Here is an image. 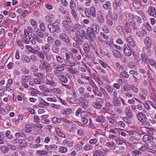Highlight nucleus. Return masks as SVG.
Segmentation results:
<instances>
[{
	"label": "nucleus",
	"mask_w": 156,
	"mask_h": 156,
	"mask_svg": "<svg viewBox=\"0 0 156 156\" xmlns=\"http://www.w3.org/2000/svg\"><path fill=\"white\" fill-rule=\"evenodd\" d=\"M47 27L49 31L51 33H59L61 31L60 24L57 19L53 23L48 24Z\"/></svg>",
	"instance_id": "1"
},
{
	"label": "nucleus",
	"mask_w": 156,
	"mask_h": 156,
	"mask_svg": "<svg viewBox=\"0 0 156 156\" xmlns=\"http://www.w3.org/2000/svg\"><path fill=\"white\" fill-rule=\"evenodd\" d=\"M143 53L141 54V59L142 63L146 64L147 61L149 60L148 56H151L152 54L151 50L147 49L146 48H143L142 49Z\"/></svg>",
	"instance_id": "2"
},
{
	"label": "nucleus",
	"mask_w": 156,
	"mask_h": 156,
	"mask_svg": "<svg viewBox=\"0 0 156 156\" xmlns=\"http://www.w3.org/2000/svg\"><path fill=\"white\" fill-rule=\"evenodd\" d=\"M85 14L88 18H91V16L93 17H96V9L94 6H92L89 10L85 12Z\"/></svg>",
	"instance_id": "3"
},
{
	"label": "nucleus",
	"mask_w": 156,
	"mask_h": 156,
	"mask_svg": "<svg viewBox=\"0 0 156 156\" xmlns=\"http://www.w3.org/2000/svg\"><path fill=\"white\" fill-rule=\"evenodd\" d=\"M58 37L60 40L65 42L68 46L71 45L72 44L68 37L64 33H61L58 35Z\"/></svg>",
	"instance_id": "4"
},
{
	"label": "nucleus",
	"mask_w": 156,
	"mask_h": 156,
	"mask_svg": "<svg viewBox=\"0 0 156 156\" xmlns=\"http://www.w3.org/2000/svg\"><path fill=\"white\" fill-rule=\"evenodd\" d=\"M91 27L87 29V35L89 38V40L91 42L94 41L96 39V34L91 30Z\"/></svg>",
	"instance_id": "5"
},
{
	"label": "nucleus",
	"mask_w": 156,
	"mask_h": 156,
	"mask_svg": "<svg viewBox=\"0 0 156 156\" xmlns=\"http://www.w3.org/2000/svg\"><path fill=\"white\" fill-rule=\"evenodd\" d=\"M46 77V83L48 85H50L52 87L55 86L56 85V83L55 82L51 74L47 75Z\"/></svg>",
	"instance_id": "6"
},
{
	"label": "nucleus",
	"mask_w": 156,
	"mask_h": 156,
	"mask_svg": "<svg viewBox=\"0 0 156 156\" xmlns=\"http://www.w3.org/2000/svg\"><path fill=\"white\" fill-rule=\"evenodd\" d=\"M78 90L80 93L85 98H94V95H92L90 96V94L89 93H88L87 92L84 93L85 91V89L83 87H80L79 89Z\"/></svg>",
	"instance_id": "7"
},
{
	"label": "nucleus",
	"mask_w": 156,
	"mask_h": 156,
	"mask_svg": "<svg viewBox=\"0 0 156 156\" xmlns=\"http://www.w3.org/2000/svg\"><path fill=\"white\" fill-rule=\"evenodd\" d=\"M136 117L138 120L144 124V122L147 120L146 116L142 112H139L136 115Z\"/></svg>",
	"instance_id": "8"
},
{
	"label": "nucleus",
	"mask_w": 156,
	"mask_h": 156,
	"mask_svg": "<svg viewBox=\"0 0 156 156\" xmlns=\"http://www.w3.org/2000/svg\"><path fill=\"white\" fill-rule=\"evenodd\" d=\"M143 140L144 142L147 144V145H149V144H150L154 141L153 136L147 135H145L144 136Z\"/></svg>",
	"instance_id": "9"
},
{
	"label": "nucleus",
	"mask_w": 156,
	"mask_h": 156,
	"mask_svg": "<svg viewBox=\"0 0 156 156\" xmlns=\"http://www.w3.org/2000/svg\"><path fill=\"white\" fill-rule=\"evenodd\" d=\"M147 12L149 16L156 17V11L154 6H150L148 8Z\"/></svg>",
	"instance_id": "10"
},
{
	"label": "nucleus",
	"mask_w": 156,
	"mask_h": 156,
	"mask_svg": "<svg viewBox=\"0 0 156 156\" xmlns=\"http://www.w3.org/2000/svg\"><path fill=\"white\" fill-rule=\"evenodd\" d=\"M123 51L125 55L128 56H130L132 54V51L128 44H125L123 46Z\"/></svg>",
	"instance_id": "11"
},
{
	"label": "nucleus",
	"mask_w": 156,
	"mask_h": 156,
	"mask_svg": "<svg viewBox=\"0 0 156 156\" xmlns=\"http://www.w3.org/2000/svg\"><path fill=\"white\" fill-rule=\"evenodd\" d=\"M107 151L104 149L97 150L93 154V156H105Z\"/></svg>",
	"instance_id": "12"
},
{
	"label": "nucleus",
	"mask_w": 156,
	"mask_h": 156,
	"mask_svg": "<svg viewBox=\"0 0 156 156\" xmlns=\"http://www.w3.org/2000/svg\"><path fill=\"white\" fill-rule=\"evenodd\" d=\"M76 42L78 44L80 45H82L84 41L83 37L82 35L78 34V33L76 34Z\"/></svg>",
	"instance_id": "13"
},
{
	"label": "nucleus",
	"mask_w": 156,
	"mask_h": 156,
	"mask_svg": "<svg viewBox=\"0 0 156 156\" xmlns=\"http://www.w3.org/2000/svg\"><path fill=\"white\" fill-rule=\"evenodd\" d=\"M91 30L94 31V32L97 34L100 32V28L98 25L96 23H94L92 25V28H91Z\"/></svg>",
	"instance_id": "14"
},
{
	"label": "nucleus",
	"mask_w": 156,
	"mask_h": 156,
	"mask_svg": "<svg viewBox=\"0 0 156 156\" xmlns=\"http://www.w3.org/2000/svg\"><path fill=\"white\" fill-rule=\"evenodd\" d=\"M97 19L98 22L101 23H103L105 22V19L103 14L100 11L98 12Z\"/></svg>",
	"instance_id": "15"
},
{
	"label": "nucleus",
	"mask_w": 156,
	"mask_h": 156,
	"mask_svg": "<svg viewBox=\"0 0 156 156\" xmlns=\"http://www.w3.org/2000/svg\"><path fill=\"white\" fill-rule=\"evenodd\" d=\"M123 0H116L115 3H113V9L114 10H117L118 9V8L120 7L122 5Z\"/></svg>",
	"instance_id": "16"
},
{
	"label": "nucleus",
	"mask_w": 156,
	"mask_h": 156,
	"mask_svg": "<svg viewBox=\"0 0 156 156\" xmlns=\"http://www.w3.org/2000/svg\"><path fill=\"white\" fill-rule=\"evenodd\" d=\"M144 42L146 46L144 48H146L147 49H149L151 47L152 41L151 38L149 37H147L144 40Z\"/></svg>",
	"instance_id": "17"
},
{
	"label": "nucleus",
	"mask_w": 156,
	"mask_h": 156,
	"mask_svg": "<svg viewBox=\"0 0 156 156\" xmlns=\"http://www.w3.org/2000/svg\"><path fill=\"white\" fill-rule=\"evenodd\" d=\"M125 113L126 116L129 119H132L133 116V112L129 107L126 108Z\"/></svg>",
	"instance_id": "18"
},
{
	"label": "nucleus",
	"mask_w": 156,
	"mask_h": 156,
	"mask_svg": "<svg viewBox=\"0 0 156 156\" xmlns=\"http://www.w3.org/2000/svg\"><path fill=\"white\" fill-rule=\"evenodd\" d=\"M103 8L105 10H108V13L109 14L110 13V11L112 9L111 2L108 1H106L105 2V3L103 4Z\"/></svg>",
	"instance_id": "19"
},
{
	"label": "nucleus",
	"mask_w": 156,
	"mask_h": 156,
	"mask_svg": "<svg viewBox=\"0 0 156 156\" xmlns=\"http://www.w3.org/2000/svg\"><path fill=\"white\" fill-rule=\"evenodd\" d=\"M113 106L116 107H120L121 103L119 98H113Z\"/></svg>",
	"instance_id": "20"
},
{
	"label": "nucleus",
	"mask_w": 156,
	"mask_h": 156,
	"mask_svg": "<svg viewBox=\"0 0 156 156\" xmlns=\"http://www.w3.org/2000/svg\"><path fill=\"white\" fill-rule=\"evenodd\" d=\"M45 20L49 24L53 23L55 22V19L53 17L49 16H46L45 17Z\"/></svg>",
	"instance_id": "21"
},
{
	"label": "nucleus",
	"mask_w": 156,
	"mask_h": 156,
	"mask_svg": "<svg viewBox=\"0 0 156 156\" xmlns=\"http://www.w3.org/2000/svg\"><path fill=\"white\" fill-rule=\"evenodd\" d=\"M50 45L49 44H46L44 46H43L42 49L45 54L48 53L50 50Z\"/></svg>",
	"instance_id": "22"
},
{
	"label": "nucleus",
	"mask_w": 156,
	"mask_h": 156,
	"mask_svg": "<svg viewBox=\"0 0 156 156\" xmlns=\"http://www.w3.org/2000/svg\"><path fill=\"white\" fill-rule=\"evenodd\" d=\"M63 59L64 62L65 63L67 64L70 62V57L69 54L68 53L66 52L65 53V55H64Z\"/></svg>",
	"instance_id": "23"
},
{
	"label": "nucleus",
	"mask_w": 156,
	"mask_h": 156,
	"mask_svg": "<svg viewBox=\"0 0 156 156\" xmlns=\"http://www.w3.org/2000/svg\"><path fill=\"white\" fill-rule=\"evenodd\" d=\"M88 116L87 115H83L82 114L81 115V122L83 123L84 124H87L88 122Z\"/></svg>",
	"instance_id": "24"
},
{
	"label": "nucleus",
	"mask_w": 156,
	"mask_h": 156,
	"mask_svg": "<svg viewBox=\"0 0 156 156\" xmlns=\"http://www.w3.org/2000/svg\"><path fill=\"white\" fill-rule=\"evenodd\" d=\"M115 66L116 70L119 72H121L124 70L123 67L118 62H116Z\"/></svg>",
	"instance_id": "25"
},
{
	"label": "nucleus",
	"mask_w": 156,
	"mask_h": 156,
	"mask_svg": "<svg viewBox=\"0 0 156 156\" xmlns=\"http://www.w3.org/2000/svg\"><path fill=\"white\" fill-rule=\"evenodd\" d=\"M19 144L22 147H26L28 145L26 141L23 139H20L18 141Z\"/></svg>",
	"instance_id": "26"
},
{
	"label": "nucleus",
	"mask_w": 156,
	"mask_h": 156,
	"mask_svg": "<svg viewBox=\"0 0 156 156\" xmlns=\"http://www.w3.org/2000/svg\"><path fill=\"white\" fill-rule=\"evenodd\" d=\"M58 78L61 82L64 83H66L68 82L67 78L64 75H59L58 76Z\"/></svg>",
	"instance_id": "27"
},
{
	"label": "nucleus",
	"mask_w": 156,
	"mask_h": 156,
	"mask_svg": "<svg viewBox=\"0 0 156 156\" xmlns=\"http://www.w3.org/2000/svg\"><path fill=\"white\" fill-rule=\"evenodd\" d=\"M112 54L114 55L116 58H120L121 56V53L120 51L117 50H114L112 52Z\"/></svg>",
	"instance_id": "28"
},
{
	"label": "nucleus",
	"mask_w": 156,
	"mask_h": 156,
	"mask_svg": "<svg viewBox=\"0 0 156 156\" xmlns=\"http://www.w3.org/2000/svg\"><path fill=\"white\" fill-rule=\"evenodd\" d=\"M147 34V32L144 30H142L136 33V35L139 37H142L146 35Z\"/></svg>",
	"instance_id": "29"
},
{
	"label": "nucleus",
	"mask_w": 156,
	"mask_h": 156,
	"mask_svg": "<svg viewBox=\"0 0 156 156\" xmlns=\"http://www.w3.org/2000/svg\"><path fill=\"white\" fill-rule=\"evenodd\" d=\"M52 51L54 53L58 54L59 52V48L54 44L52 45L51 48Z\"/></svg>",
	"instance_id": "30"
},
{
	"label": "nucleus",
	"mask_w": 156,
	"mask_h": 156,
	"mask_svg": "<svg viewBox=\"0 0 156 156\" xmlns=\"http://www.w3.org/2000/svg\"><path fill=\"white\" fill-rule=\"evenodd\" d=\"M121 77H123L125 78H128L129 77V75L127 73L124 69L122 71L120 72Z\"/></svg>",
	"instance_id": "31"
},
{
	"label": "nucleus",
	"mask_w": 156,
	"mask_h": 156,
	"mask_svg": "<svg viewBox=\"0 0 156 156\" xmlns=\"http://www.w3.org/2000/svg\"><path fill=\"white\" fill-rule=\"evenodd\" d=\"M52 122L55 124H58L62 121L61 119H59L56 117H54L51 119Z\"/></svg>",
	"instance_id": "32"
},
{
	"label": "nucleus",
	"mask_w": 156,
	"mask_h": 156,
	"mask_svg": "<svg viewBox=\"0 0 156 156\" xmlns=\"http://www.w3.org/2000/svg\"><path fill=\"white\" fill-rule=\"evenodd\" d=\"M0 150L3 153H5L9 151V149L7 146H0Z\"/></svg>",
	"instance_id": "33"
},
{
	"label": "nucleus",
	"mask_w": 156,
	"mask_h": 156,
	"mask_svg": "<svg viewBox=\"0 0 156 156\" xmlns=\"http://www.w3.org/2000/svg\"><path fill=\"white\" fill-rule=\"evenodd\" d=\"M21 59L26 63L29 62L30 61V58L27 56L25 55H23L21 56Z\"/></svg>",
	"instance_id": "34"
},
{
	"label": "nucleus",
	"mask_w": 156,
	"mask_h": 156,
	"mask_svg": "<svg viewBox=\"0 0 156 156\" xmlns=\"http://www.w3.org/2000/svg\"><path fill=\"white\" fill-rule=\"evenodd\" d=\"M47 41L48 43V44H49L50 45L53 44L55 41L53 38L50 36L48 37Z\"/></svg>",
	"instance_id": "35"
},
{
	"label": "nucleus",
	"mask_w": 156,
	"mask_h": 156,
	"mask_svg": "<svg viewBox=\"0 0 156 156\" xmlns=\"http://www.w3.org/2000/svg\"><path fill=\"white\" fill-rule=\"evenodd\" d=\"M132 3L134 8L135 9H138L140 8V5L138 2L136 1H133Z\"/></svg>",
	"instance_id": "36"
},
{
	"label": "nucleus",
	"mask_w": 156,
	"mask_h": 156,
	"mask_svg": "<svg viewBox=\"0 0 156 156\" xmlns=\"http://www.w3.org/2000/svg\"><path fill=\"white\" fill-rule=\"evenodd\" d=\"M31 77L28 76H22L21 80L25 82H28L30 79Z\"/></svg>",
	"instance_id": "37"
},
{
	"label": "nucleus",
	"mask_w": 156,
	"mask_h": 156,
	"mask_svg": "<svg viewBox=\"0 0 156 156\" xmlns=\"http://www.w3.org/2000/svg\"><path fill=\"white\" fill-rule=\"evenodd\" d=\"M53 67L54 69H57L58 70V71H60V72L64 70L63 67H62L60 65H55L53 66Z\"/></svg>",
	"instance_id": "38"
},
{
	"label": "nucleus",
	"mask_w": 156,
	"mask_h": 156,
	"mask_svg": "<svg viewBox=\"0 0 156 156\" xmlns=\"http://www.w3.org/2000/svg\"><path fill=\"white\" fill-rule=\"evenodd\" d=\"M92 90L95 95L98 96L100 97H102V94L101 91L99 90L98 89L96 90Z\"/></svg>",
	"instance_id": "39"
},
{
	"label": "nucleus",
	"mask_w": 156,
	"mask_h": 156,
	"mask_svg": "<svg viewBox=\"0 0 156 156\" xmlns=\"http://www.w3.org/2000/svg\"><path fill=\"white\" fill-rule=\"evenodd\" d=\"M83 50L87 54H88L90 52V49L89 45L87 44H85L83 45Z\"/></svg>",
	"instance_id": "40"
},
{
	"label": "nucleus",
	"mask_w": 156,
	"mask_h": 156,
	"mask_svg": "<svg viewBox=\"0 0 156 156\" xmlns=\"http://www.w3.org/2000/svg\"><path fill=\"white\" fill-rule=\"evenodd\" d=\"M149 64L152 67H154L156 66V61L153 59H151L149 60Z\"/></svg>",
	"instance_id": "41"
},
{
	"label": "nucleus",
	"mask_w": 156,
	"mask_h": 156,
	"mask_svg": "<svg viewBox=\"0 0 156 156\" xmlns=\"http://www.w3.org/2000/svg\"><path fill=\"white\" fill-rule=\"evenodd\" d=\"M130 74L133 75V77L135 79H137L136 76H137L138 74V73L137 71H134L133 70H131L129 71Z\"/></svg>",
	"instance_id": "42"
},
{
	"label": "nucleus",
	"mask_w": 156,
	"mask_h": 156,
	"mask_svg": "<svg viewBox=\"0 0 156 156\" xmlns=\"http://www.w3.org/2000/svg\"><path fill=\"white\" fill-rule=\"evenodd\" d=\"M37 154H39L40 155H46L48 154V152L47 151L42 150H39L37 151L36 152Z\"/></svg>",
	"instance_id": "43"
},
{
	"label": "nucleus",
	"mask_w": 156,
	"mask_h": 156,
	"mask_svg": "<svg viewBox=\"0 0 156 156\" xmlns=\"http://www.w3.org/2000/svg\"><path fill=\"white\" fill-rule=\"evenodd\" d=\"M76 4L75 1L71 0L69 2V7L71 9H72L74 8H75L76 7Z\"/></svg>",
	"instance_id": "44"
},
{
	"label": "nucleus",
	"mask_w": 156,
	"mask_h": 156,
	"mask_svg": "<svg viewBox=\"0 0 156 156\" xmlns=\"http://www.w3.org/2000/svg\"><path fill=\"white\" fill-rule=\"evenodd\" d=\"M133 156H139L141 154V152L138 150H134L132 152Z\"/></svg>",
	"instance_id": "45"
},
{
	"label": "nucleus",
	"mask_w": 156,
	"mask_h": 156,
	"mask_svg": "<svg viewBox=\"0 0 156 156\" xmlns=\"http://www.w3.org/2000/svg\"><path fill=\"white\" fill-rule=\"evenodd\" d=\"M17 45L21 47L22 49L24 48V46L23 45V40L20 39H19L17 41Z\"/></svg>",
	"instance_id": "46"
},
{
	"label": "nucleus",
	"mask_w": 156,
	"mask_h": 156,
	"mask_svg": "<svg viewBox=\"0 0 156 156\" xmlns=\"http://www.w3.org/2000/svg\"><path fill=\"white\" fill-rule=\"evenodd\" d=\"M81 78L82 79H84L87 80H88L89 81H90L91 80V78L89 76H87L84 73H82V74L81 76Z\"/></svg>",
	"instance_id": "47"
},
{
	"label": "nucleus",
	"mask_w": 156,
	"mask_h": 156,
	"mask_svg": "<svg viewBox=\"0 0 156 156\" xmlns=\"http://www.w3.org/2000/svg\"><path fill=\"white\" fill-rule=\"evenodd\" d=\"M93 107L97 109H100L101 108L102 105L98 102H94L93 104Z\"/></svg>",
	"instance_id": "48"
},
{
	"label": "nucleus",
	"mask_w": 156,
	"mask_h": 156,
	"mask_svg": "<svg viewBox=\"0 0 156 156\" xmlns=\"http://www.w3.org/2000/svg\"><path fill=\"white\" fill-rule=\"evenodd\" d=\"M10 132L9 130H7L5 133V135L6 137L8 139H11L12 138V136L10 134Z\"/></svg>",
	"instance_id": "49"
},
{
	"label": "nucleus",
	"mask_w": 156,
	"mask_h": 156,
	"mask_svg": "<svg viewBox=\"0 0 156 156\" xmlns=\"http://www.w3.org/2000/svg\"><path fill=\"white\" fill-rule=\"evenodd\" d=\"M30 23L31 25L34 28H36L37 27V22L34 20L31 19L30 20Z\"/></svg>",
	"instance_id": "50"
},
{
	"label": "nucleus",
	"mask_w": 156,
	"mask_h": 156,
	"mask_svg": "<svg viewBox=\"0 0 156 156\" xmlns=\"http://www.w3.org/2000/svg\"><path fill=\"white\" fill-rule=\"evenodd\" d=\"M67 151V148L65 147L60 146L59 148V151L60 153H64L66 152Z\"/></svg>",
	"instance_id": "51"
},
{
	"label": "nucleus",
	"mask_w": 156,
	"mask_h": 156,
	"mask_svg": "<svg viewBox=\"0 0 156 156\" xmlns=\"http://www.w3.org/2000/svg\"><path fill=\"white\" fill-rule=\"evenodd\" d=\"M105 88L110 93H112L113 91V88L109 85L106 84L105 86Z\"/></svg>",
	"instance_id": "52"
},
{
	"label": "nucleus",
	"mask_w": 156,
	"mask_h": 156,
	"mask_svg": "<svg viewBox=\"0 0 156 156\" xmlns=\"http://www.w3.org/2000/svg\"><path fill=\"white\" fill-rule=\"evenodd\" d=\"M39 27L41 31L43 32H44L45 31V27L44 23H41L39 25Z\"/></svg>",
	"instance_id": "53"
},
{
	"label": "nucleus",
	"mask_w": 156,
	"mask_h": 156,
	"mask_svg": "<svg viewBox=\"0 0 156 156\" xmlns=\"http://www.w3.org/2000/svg\"><path fill=\"white\" fill-rule=\"evenodd\" d=\"M68 70L69 72L71 73L74 74H76L78 73L77 71H75L71 67H68Z\"/></svg>",
	"instance_id": "54"
},
{
	"label": "nucleus",
	"mask_w": 156,
	"mask_h": 156,
	"mask_svg": "<svg viewBox=\"0 0 156 156\" xmlns=\"http://www.w3.org/2000/svg\"><path fill=\"white\" fill-rule=\"evenodd\" d=\"M102 30L105 33L107 34L109 32V29L108 27L106 26H104L102 27Z\"/></svg>",
	"instance_id": "55"
},
{
	"label": "nucleus",
	"mask_w": 156,
	"mask_h": 156,
	"mask_svg": "<svg viewBox=\"0 0 156 156\" xmlns=\"http://www.w3.org/2000/svg\"><path fill=\"white\" fill-rule=\"evenodd\" d=\"M63 21H65V22L70 23H71L72 21L71 20L69 16V13H67V15H66V16L65 17V20Z\"/></svg>",
	"instance_id": "56"
},
{
	"label": "nucleus",
	"mask_w": 156,
	"mask_h": 156,
	"mask_svg": "<svg viewBox=\"0 0 156 156\" xmlns=\"http://www.w3.org/2000/svg\"><path fill=\"white\" fill-rule=\"evenodd\" d=\"M35 33L40 38H43L44 37L43 34L40 30H38L35 32Z\"/></svg>",
	"instance_id": "57"
},
{
	"label": "nucleus",
	"mask_w": 156,
	"mask_h": 156,
	"mask_svg": "<svg viewBox=\"0 0 156 156\" xmlns=\"http://www.w3.org/2000/svg\"><path fill=\"white\" fill-rule=\"evenodd\" d=\"M93 148V147L92 145L88 144L84 147V149L86 151H88L91 150Z\"/></svg>",
	"instance_id": "58"
},
{
	"label": "nucleus",
	"mask_w": 156,
	"mask_h": 156,
	"mask_svg": "<svg viewBox=\"0 0 156 156\" xmlns=\"http://www.w3.org/2000/svg\"><path fill=\"white\" fill-rule=\"evenodd\" d=\"M110 18L111 20H116L118 18L117 14L115 12L112 13L110 16Z\"/></svg>",
	"instance_id": "59"
},
{
	"label": "nucleus",
	"mask_w": 156,
	"mask_h": 156,
	"mask_svg": "<svg viewBox=\"0 0 156 156\" xmlns=\"http://www.w3.org/2000/svg\"><path fill=\"white\" fill-rule=\"evenodd\" d=\"M129 141L130 142H133L135 143L137 141V138H136L135 136H130L129 137Z\"/></svg>",
	"instance_id": "60"
},
{
	"label": "nucleus",
	"mask_w": 156,
	"mask_h": 156,
	"mask_svg": "<svg viewBox=\"0 0 156 156\" xmlns=\"http://www.w3.org/2000/svg\"><path fill=\"white\" fill-rule=\"evenodd\" d=\"M155 82L154 81H153L152 82H150V84L149 85V87L150 88L151 90L153 91H155V89L153 88V85H155Z\"/></svg>",
	"instance_id": "61"
},
{
	"label": "nucleus",
	"mask_w": 156,
	"mask_h": 156,
	"mask_svg": "<svg viewBox=\"0 0 156 156\" xmlns=\"http://www.w3.org/2000/svg\"><path fill=\"white\" fill-rule=\"evenodd\" d=\"M125 16L126 18L128 19H132L133 17V16L132 14L128 12H126L125 13Z\"/></svg>",
	"instance_id": "62"
},
{
	"label": "nucleus",
	"mask_w": 156,
	"mask_h": 156,
	"mask_svg": "<svg viewBox=\"0 0 156 156\" xmlns=\"http://www.w3.org/2000/svg\"><path fill=\"white\" fill-rule=\"evenodd\" d=\"M54 43L55 44H54L58 47H60L62 45L61 41L57 39L55 40L54 41Z\"/></svg>",
	"instance_id": "63"
},
{
	"label": "nucleus",
	"mask_w": 156,
	"mask_h": 156,
	"mask_svg": "<svg viewBox=\"0 0 156 156\" xmlns=\"http://www.w3.org/2000/svg\"><path fill=\"white\" fill-rule=\"evenodd\" d=\"M57 61L60 63H62L64 62L63 58H62L60 56L57 55L56 56Z\"/></svg>",
	"instance_id": "64"
}]
</instances>
